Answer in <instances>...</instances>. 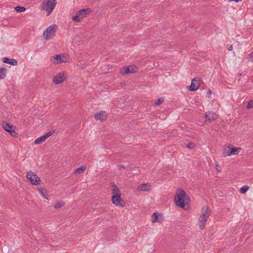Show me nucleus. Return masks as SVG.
I'll use <instances>...</instances> for the list:
<instances>
[{
	"mask_svg": "<svg viewBox=\"0 0 253 253\" xmlns=\"http://www.w3.org/2000/svg\"><path fill=\"white\" fill-rule=\"evenodd\" d=\"M179 193L174 197V201L176 205L182 209H185L184 201L186 203V201L190 200L189 198L186 195L184 190L181 189H178Z\"/></svg>",
	"mask_w": 253,
	"mask_h": 253,
	"instance_id": "1",
	"label": "nucleus"
},
{
	"mask_svg": "<svg viewBox=\"0 0 253 253\" xmlns=\"http://www.w3.org/2000/svg\"><path fill=\"white\" fill-rule=\"evenodd\" d=\"M56 4L55 0H44L42 3L41 8L42 10L48 11L47 15H49L52 12Z\"/></svg>",
	"mask_w": 253,
	"mask_h": 253,
	"instance_id": "2",
	"label": "nucleus"
},
{
	"mask_svg": "<svg viewBox=\"0 0 253 253\" xmlns=\"http://www.w3.org/2000/svg\"><path fill=\"white\" fill-rule=\"evenodd\" d=\"M211 214V211H209L208 207L205 208V210L203 212L202 215L199 219V226L201 229L203 230L206 226V223L207 222L209 217Z\"/></svg>",
	"mask_w": 253,
	"mask_h": 253,
	"instance_id": "3",
	"label": "nucleus"
},
{
	"mask_svg": "<svg viewBox=\"0 0 253 253\" xmlns=\"http://www.w3.org/2000/svg\"><path fill=\"white\" fill-rule=\"evenodd\" d=\"M91 12V9L90 8L82 9L77 12V14L73 17L72 20L78 22H80L84 17H86V15Z\"/></svg>",
	"mask_w": 253,
	"mask_h": 253,
	"instance_id": "4",
	"label": "nucleus"
},
{
	"mask_svg": "<svg viewBox=\"0 0 253 253\" xmlns=\"http://www.w3.org/2000/svg\"><path fill=\"white\" fill-rule=\"evenodd\" d=\"M57 26H50L43 32V37L45 40H48L55 36Z\"/></svg>",
	"mask_w": 253,
	"mask_h": 253,
	"instance_id": "5",
	"label": "nucleus"
},
{
	"mask_svg": "<svg viewBox=\"0 0 253 253\" xmlns=\"http://www.w3.org/2000/svg\"><path fill=\"white\" fill-rule=\"evenodd\" d=\"M50 61L55 64H59L62 63H66L67 59L64 55L59 54L50 57Z\"/></svg>",
	"mask_w": 253,
	"mask_h": 253,
	"instance_id": "6",
	"label": "nucleus"
},
{
	"mask_svg": "<svg viewBox=\"0 0 253 253\" xmlns=\"http://www.w3.org/2000/svg\"><path fill=\"white\" fill-rule=\"evenodd\" d=\"M2 126L4 130L8 132L12 136L16 137L17 136V133L15 132L14 129L13 128V126L6 122H3Z\"/></svg>",
	"mask_w": 253,
	"mask_h": 253,
	"instance_id": "7",
	"label": "nucleus"
},
{
	"mask_svg": "<svg viewBox=\"0 0 253 253\" xmlns=\"http://www.w3.org/2000/svg\"><path fill=\"white\" fill-rule=\"evenodd\" d=\"M121 196V195H112L111 201L115 205L124 207L125 206V203L124 202Z\"/></svg>",
	"mask_w": 253,
	"mask_h": 253,
	"instance_id": "8",
	"label": "nucleus"
},
{
	"mask_svg": "<svg viewBox=\"0 0 253 253\" xmlns=\"http://www.w3.org/2000/svg\"><path fill=\"white\" fill-rule=\"evenodd\" d=\"M54 132L55 131L53 130L52 131H50L46 133L43 135L37 138L35 140L34 143L35 144H38L43 142L47 138H48L49 136L53 134L54 133Z\"/></svg>",
	"mask_w": 253,
	"mask_h": 253,
	"instance_id": "9",
	"label": "nucleus"
},
{
	"mask_svg": "<svg viewBox=\"0 0 253 253\" xmlns=\"http://www.w3.org/2000/svg\"><path fill=\"white\" fill-rule=\"evenodd\" d=\"M66 80L64 74L59 73L53 78L52 81L55 84H59Z\"/></svg>",
	"mask_w": 253,
	"mask_h": 253,
	"instance_id": "10",
	"label": "nucleus"
},
{
	"mask_svg": "<svg viewBox=\"0 0 253 253\" xmlns=\"http://www.w3.org/2000/svg\"><path fill=\"white\" fill-rule=\"evenodd\" d=\"M26 176L32 184L38 185L40 184L41 179L38 175H26Z\"/></svg>",
	"mask_w": 253,
	"mask_h": 253,
	"instance_id": "11",
	"label": "nucleus"
},
{
	"mask_svg": "<svg viewBox=\"0 0 253 253\" xmlns=\"http://www.w3.org/2000/svg\"><path fill=\"white\" fill-rule=\"evenodd\" d=\"M201 80L200 78H195L193 79L191 85L189 86V90L192 91H194L197 90L199 87V84H196Z\"/></svg>",
	"mask_w": 253,
	"mask_h": 253,
	"instance_id": "12",
	"label": "nucleus"
},
{
	"mask_svg": "<svg viewBox=\"0 0 253 253\" xmlns=\"http://www.w3.org/2000/svg\"><path fill=\"white\" fill-rule=\"evenodd\" d=\"M107 116L106 112L101 111L98 113H96L94 115V118L96 120H99L101 122L106 119Z\"/></svg>",
	"mask_w": 253,
	"mask_h": 253,
	"instance_id": "13",
	"label": "nucleus"
},
{
	"mask_svg": "<svg viewBox=\"0 0 253 253\" xmlns=\"http://www.w3.org/2000/svg\"><path fill=\"white\" fill-rule=\"evenodd\" d=\"M216 119V115L214 113L209 112L206 113L205 123L209 122V123L214 121Z\"/></svg>",
	"mask_w": 253,
	"mask_h": 253,
	"instance_id": "14",
	"label": "nucleus"
},
{
	"mask_svg": "<svg viewBox=\"0 0 253 253\" xmlns=\"http://www.w3.org/2000/svg\"><path fill=\"white\" fill-rule=\"evenodd\" d=\"M229 150L228 151H224L223 153L224 156H230L232 155H235L239 150H241V148H235L228 147Z\"/></svg>",
	"mask_w": 253,
	"mask_h": 253,
	"instance_id": "15",
	"label": "nucleus"
},
{
	"mask_svg": "<svg viewBox=\"0 0 253 253\" xmlns=\"http://www.w3.org/2000/svg\"><path fill=\"white\" fill-rule=\"evenodd\" d=\"M137 189L138 191L148 192L151 190V188L149 183H143L138 185Z\"/></svg>",
	"mask_w": 253,
	"mask_h": 253,
	"instance_id": "16",
	"label": "nucleus"
},
{
	"mask_svg": "<svg viewBox=\"0 0 253 253\" xmlns=\"http://www.w3.org/2000/svg\"><path fill=\"white\" fill-rule=\"evenodd\" d=\"M124 72L121 73L125 74L136 72V68L134 66H129L124 67Z\"/></svg>",
	"mask_w": 253,
	"mask_h": 253,
	"instance_id": "17",
	"label": "nucleus"
},
{
	"mask_svg": "<svg viewBox=\"0 0 253 253\" xmlns=\"http://www.w3.org/2000/svg\"><path fill=\"white\" fill-rule=\"evenodd\" d=\"M2 61L3 63L10 64L12 66H15L17 65V61L13 58H8L4 57L2 58Z\"/></svg>",
	"mask_w": 253,
	"mask_h": 253,
	"instance_id": "18",
	"label": "nucleus"
},
{
	"mask_svg": "<svg viewBox=\"0 0 253 253\" xmlns=\"http://www.w3.org/2000/svg\"><path fill=\"white\" fill-rule=\"evenodd\" d=\"M111 191L112 195H121V193L120 189L118 188L117 186L115 185L114 183H112Z\"/></svg>",
	"mask_w": 253,
	"mask_h": 253,
	"instance_id": "19",
	"label": "nucleus"
},
{
	"mask_svg": "<svg viewBox=\"0 0 253 253\" xmlns=\"http://www.w3.org/2000/svg\"><path fill=\"white\" fill-rule=\"evenodd\" d=\"M86 166H82L80 167V168H78L77 169H75L73 171H72V174H75L77 173H81L83 172L86 169Z\"/></svg>",
	"mask_w": 253,
	"mask_h": 253,
	"instance_id": "20",
	"label": "nucleus"
},
{
	"mask_svg": "<svg viewBox=\"0 0 253 253\" xmlns=\"http://www.w3.org/2000/svg\"><path fill=\"white\" fill-rule=\"evenodd\" d=\"M7 69L5 68H0V79H3L6 77Z\"/></svg>",
	"mask_w": 253,
	"mask_h": 253,
	"instance_id": "21",
	"label": "nucleus"
},
{
	"mask_svg": "<svg viewBox=\"0 0 253 253\" xmlns=\"http://www.w3.org/2000/svg\"><path fill=\"white\" fill-rule=\"evenodd\" d=\"M38 191L39 193L46 199H48V198L46 197V195L47 194L46 190L44 188H39Z\"/></svg>",
	"mask_w": 253,
	"mask_h": 253,
	"instance_id": "22",
	"label": "nucleus"
},
{
	"mask_svg": "<svg viewBox=\"0 0 253 253\" xmlns=\"http://www.w3.org/2000/svg\"><path fill=\"white\" fill-rule=\"evenodd\" d=\"M159 215L158 213L154 212L152 214V221L153 223H155L156 222H160V220L158 219Z\"/></svg>",
	"mask_w": 253,
	"mask_h": 253,
	"instance_id": "23",
	"label": "nucleus"
},
{
	"mask_svg": "<svg viewBox=\"0 0 253 253\" xmlns=\"http://www.w3.org/2000/svg\"><path fill=\"white\" fill-rule=\"evenodd\" d=\"M14 8L18 12H22L26 10V8L23 6H17Z\"/></svg>",
	"mask_w": 253,
	"mask_h": 253,
	"instance_id": "24",
	"label": "nucleus"
},
{
	"mask_svg": "<svg viewBox=\"0 0 253 253\" xmlns=\"http://www.w3.org/2000/svg\"><path fill=\"white\" fill-rule=\"evenodd\" d=\"M249 189V187L248 186L244 185V186L241 188L240 192L242 194H245L247 192Z\"/></svg>",
	"mask_w": 253,
	"mask_h": 253,
	"instance_id": "25",
	"label": "nucleus"
},
{
	"mask_svg": "<svg viewBox=\"0 0 253 253\" xmlns=\"http://www.w3.org/2000/svg\"><path fill=\"white\" fill-rule=\"evenodd\" d=\"M164 101V99L162 97H161L160 98H159L157 101H156L155 102V103H154V105L155 106H158V105H160L161 103H162L163 102V101Z\"/></svg>",
	"mask_w": 253,
	"mask_h": 253,
	"instance_id": "26",
	"label": "nucleus"
},
{
	"mask_svg": "<svg viewBox=\"0 0 253 253\" xmlns=\"http://www.w3.org/2000/svg\"><path fill=\"white\" fill-rule=\"evenodd\" d=\"M65 205V203L64 202H59L56 203V204L55 206V208L56 209L60 208L62 207H63Z\"/></svg>",
	"mask_w": 253,
	"mask_h": 253,
	"instance_id": "27",
	"label": "nucleus"
},
{
	"mask_svg": "<svg viewBox=\"0 0 253 253\" xmlns=\"http://www.w3.org/2000/svg\"><path fill=\"white\" fill-rule=\"evenodd\" d=\"M253 107V100H250L248 103L246 108L247 109H250Z\"/></svg>",
	"mask_w": 253,
	"mask_h": 253,
	"instance_id": "28",
	"label": "nucleus"
},
{
	"mask_svg": "<svg viewBox=\"0 0 253 253\" xmlns=\"http://www.w3.org/2000/svg\"><path fill=\"white\" fill-rule=\"evenodd\" d=\"M196 146L194 143L191 142L188 143L187 147L189 149H193Z\"/></svg>",
	"mask_w": 253,
	"mask_h": 253,
	"instance_id": "29",
	"label": "nucleus"
},
{
	"mask_svg": "<svg viewBox=\"0 0 253 253\" xmlns=\"http://www.w3.org/2000/svg\"><path fill=\"white\" fill-rule=\"evenodd\" d=\"M247 58L249 60L252 59L251 61H253V51L251 54L248 55V56H247Z\"/></svg>",
	"mask_w": 253,
	"mask_h": 253,
	"instance_id": "30",
	"label": "nucleus"
},
{
	"mask_svg": "<svg viewBox=\"0 0 253 253\" xmlns=\"http://www.w3.org/2000/svg\"><path fill=\"white\" fill-rule=\"evenodd\" d=\"M227 48L228 50H231L233 49V45L230 44H228L227 45Z\"/></svg>",
	"mask_w": 253,
	"mask_h": 253,
	"instance_id": "31",
	"label": "nucleus"
},
{
	"mask_svg": "<svg viewBox=\"0 0 253 253\" xmlns=\"http://www.w3.org/2000/svg\"><path fill=\"white\" fill-rule=\"evenodd\" d=\"M220 169H221V168H220V167L219 166H218V165H216V169L217 171L218 172H221Z\"/></svg>",
	"mask_w": 253,
	"mask_h": 253,
	"instance_id": "32",
	"label": "nucleus"
},
{
	"mask_svg": "<svg viewBox=\"0 0 253 253\" xmlns=\"http://www.w3.org/2000/svg\"><path fill=\"white\" fill-rule=\"evenodd\" d=\"M243 0H228V1H235L236 2L242 1Z\"/></svg>",
	"mask_w": 253,
	"mask_h": 253,
	"instance_id": "33",
	"label": "nucleus"
},
{
	"mask_svg": "<svg viewBox=\"0 0 253 253\" xmlns=\"http://www.w3.org/2000/svg\"><path fill=\"white\" fill-rule=\"evenodd\" d=\"M211 91L210 89L208 90V92H207V94H209V95H210L211 94Z\"/></svg>",
	"mask_w": 253,
	"mask_h": 253,
	"instance_id": "34",
	"label": "nucleus"
},
{
	"mask_svg": "<svg viewBox=\"0 0 253 253\" xmlns=\"http://www.w3.org/2000/svg\"><path fill=\"white\" fill-rule=\"evenodd\" d=\"M26 174H34V173L33 172H32L31 171H29L27 172Z\"/></svg>",
	"mask_w": 253,
	"mask_h": 253,
	"instance_id": "35",
	"label": "nucleus"
},
{
	"mask_svg": "<svg viewBox=\"0 0 253 253\" xmlns=\"http://www.w3.org/2000/svg\"><path fill=\"white\" fill-rule=\"evenodd\" d=\"M119 167H120L119 168L120 169H121V168L125 169V167L123 166H119Z\"/></svg>",
	"mask_w": 253,
	"mask_h": 253,
	"instance_id": "36",
	"label": "nucleus"
}]
</instances>
